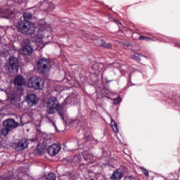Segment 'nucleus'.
I'll return each mask as SVG.
<instances>
[{
  "label": "nucleus",
  "instance_id": "nucleus-1",
  "mask_svg": "<svg viewBox=\"0 0 180 180\" xmlns=\"http://www.w3.org/2000/svg\"><path fill=\"white\" fill-rule=\"evenodd\" d=\"M17 29L18 32L22 33V34H34L36 32V26L34 24L27 20H22L17 25Z\"/></svg>",
  "mask_w": 180,
  "mask_h": 180
},
{
  "label": "nucleus",
  "instance_id": "nucleus-2",
  "mask_svg": "<svg viewBox=\"0 0 180 180\" xmlns=\"http://www.w3.org/2000/svg\"><path fill=\"white\" fill-rule=\"evenodd\" d=\"M62 108V105L58 103L57 98L52 96L50 97L46 103L47 113L49 115H53L56 113V111L60 110Z\"/></svg>",
  "mask_w": 180,
  "mask_h": 180
},
{
  "label": "nucleus",
  "instance_id": "nucleus-3",
  "mask_svg": "<svg viewBox=\"0 0 180 180\" xmlns=\"http://www.w3.org/2000/svg\"><path fill=\"white\" fill-rule=\"evenodd\" d=\"M27 86L29 88H32L36 91L43 89L44 81L39 76L32 77L28 80Z\"/></svg>",
  "mask_w": 180,
  "mask_h": 180
},
{
  "label": "nucleus",
  "instance_id": "nucleus-4",
  "mask_svg": "<svg viewBox=\"0 0 180 180\" xmlns=\"http://www.w3.org/2000/svg\"><path fill=\"white\" fill-rule=\"evenodd\" d=\"M7 67L10 72H18V70H19V62L18 61V58L11 57L8 59Z\"/></svg>",
  "mask_w": 180,
  "mask_h": 180
},
{
  "label": "nucleus",
  "instance_id": "nucleus-5",
  "mask_svg": "<svg viewBox=\"0 0 180 180\" xmlns=\"http://www.w3.org/2000/svg\"><path fill=\"white\" fill-rule=\"evenodd\" d=\"M37 68L40 70H45V71L50 70L51 65H50V60L46 58H41L38 61Z\"/></svg>",
  "mask_w": 180,
  "mask_h": 180
},
{
  "label": "nucleus",
  "instance_id": "nucleus-6",
  "mask_svg": "<svg viewBox=\"0 0 180 180\" xmlns=\"http://www.w3.org/2000/svg\"><path fill=\"white\" fill-rule=\"evenodd\" d=\"M18 124L13 119H7L3 122L4 127H6L10 130H13V129L18 127Z\"/></svg>",
  "mask_w": 180,
  "mask_h": 180
},
{
  "label": "nucleus",
  "instance_id": "nucleus-7",
  "mask_svg": "<svg viewBox=\"0 0 180 180\" xmlns=\"http://www.w3.org/2000/svg\"><path fill=\"white\" fill-rule=\"evenodd\" d=\"M61 150V146L58 144H53L48 148V153L49 155H56L60 153Z\"/></svg>",
  "mask_w": 180,
  "mask_h": 180
},
{
  "label": "nucleus",
  "instance_id": "nucleus-8",
  "mask_svg": "<svg viewBox=\"0 0 180 180\" xmlns=\"http://www.w3.org/2000/svg\"><path fill=\"white\" fill-rule=\"evenodd\" d=\"M26 101L29 106H33L39 102V98H37L35 94H29L27 96Z\"/></svg>",
  "mask_w": 180,
  "mask_h": 180
},
{
  "label": "nucleus",
  "instance_id": "nucleus-9",
  "mask_svg": "<svg viewBox=\"0 0 180 180\" xmlns=\"http://www.w3.org/2000/svg\"><path fill=\"white\" fill-rule=\"evenodd\" d=\"M33 52V49L29 45L22 46V49L20 51V54L22 56H29Z\"/></svg>",
  "mask_w": 180,
  "mask_h": 180
},
{
  "label": "nucleus",
  "instance_id": "nucleus-10",
  "mask_svg": "<svg viewBox=\"0 0 180 180\" xmlns=\"http://www.w3.org/2000/svg\"><path fill=\"white\" fill-rule=\"evenodd\" d=\"M94 43L96 46L100 47H105V49H112V44L105 43V41L102 39H96Z\"/></svg>",
  "mask_w": 180,
  "mask_h": 180
},
{
  "label": "nucleus",
  "instance_id": "nucleus-11",
  "mask_svg": "<svg viewBox=\"0 0 180 180\" xmlns=\"http://www.w3.org/2000/svg\"><path fill=\"white\" fill-rule=\"evenodd\" d=\"M14 84L15 86H23L26 85V81L22 76H18L14 80Z\"/></svg>",
  "mask_w": 180,
  "mask_h": 180
},
{
  "label": "nucleus",
  "instance_id": "nucleus-12",
  "mask_svg": "<svg viewBox=\"0 0 180 180\" xmlns=\"http://www.w3.org/2000/svg\"><path fill=\"white\" fill-rule=\"evenodd\" d=\"M123 178V173L119 169L115 170L112 175L110 176V179L112 180H121Z\"/></svg>",
  "mask_w": 180,
  "mask_h": 180
},
{
  "label": "nucleus",
  "instance_id": "nucleus-13",
  "mask_svg": "<svg viewBox=\"0 0 180 180\" xmlns=\"http://www.w3.org/2000/svg\"><path fill=\"white\" fill-rule=\"evenodd\" d=\"M92 69L94 70V74H98V72H102V71H103V64L94 63L92 66Z\"/></svg>",
  "mask_w": 180,
  "mask_h": 180
},
{
  "label": "nucleus",
  "instance_id": "nucleus-14",
  "mask_svg": "<svg viewBox=\"0 0 180 180\" xmlns=\"http://www.w3.org/2000/svg\"><path fill=\"white\" fill-rule=\"evenodd\" d=\"M26 147H27V141H21L18 143L16 146V150H18V151H22V150H25Z\"/></svg>",
  "mask_w": 180,
  "mask_h": 180
},
{
  "label": "nucleus",
  "instance_id": "nucleus-15",
  "mask_svg": "<svg viewBox=\"0 0 180 180\" xmlns=\"http://www.w3.org/2000/svg\"><path fill=\"white\" fill-rule=\"evenodd\" d=\"M84 158L85 161H89V162H94V155L89 153L88 152L84 153Z\"/></svg>",
  "mask_w": 180,
  "mask_h": 180
},
{
  "label": "nucleus",
  "instance_id": "nucleus-16",
  "mask_svg": "<svg viewBox=\"0 0 180 180\" xmlns=\"http://www.w3.org/2000/svg\"><path fill=\"white\" fill-rule=\"evenodd\" d=\"M110 126L115 133H119V128H117V123L113 120V118H111Z\"/></svg>",
  "mask_w": 180,
  "mask_h": 180
},
{
  "label": "nucleus",
  "instance_id": "nucleus-17",
  "mask_svg": "<svg viewBox=\"0 0 180 180\" xmlns=\"http://www.w3.org/2000/svg\"><path fill=\"white\" fill-rule=\"evenodd\" d=\"M132 60H135V61H140L141 60V55L139 53H134L131 56Z\"/></svg>",
  "mask_w": 180,
  "mask_h": 180
},
{
  "label": "nucleus",
  "instance_id": "nucleus-18",
  "mask_svg": "<svg viewBox=\"0 0 180 180\" xmlns=\"http://www.w3.org/2000/svg\"><path fill=\"white\" fill-rule=\"evenodd\" d=\"M23 18H24V20H27V21L30 20V19H32V13L29 12L24 13Z\"/></svg>",
  "mask_w": 180,
  "mask_h": 180
},
{
  "label": "nucleus",
  "instance_id": "nucleus-19",
  "mask_svg": "<svg viewBox=\"0 0 180 180\" xmlns=\"http://www.w3.org/2000/svg\"><path fill=\"white\" fill-rule=\"evenodd\" d=\"M44 180H56V174L54 173H49Z\"/></svg>",
  "mask_w": 180,
  "mask_h": 180
},
{
  "label": "nucleus",
  "instance_id": "nucleus-20",
  "mask_svg": "<svg viewBox=\"0 0 180 180\" xmlns=\"http://www.w3.org/2000/svg\"><path fill=\"white\" fill-rule=\"evenodd\" d=\"M9 131H11V129L7 127H4L2 130H1V134L3 136H8V134L9 133Z\"/></svg>",
  "mask_w": 180,
  "mask_h": 180
},
{
  "label": "nucleus",
  "instance_id": "nucleus-21",
  "mask_svg": "<svg viewBox=\"0 0 180 180\" xmlns=\"http://www.w3.org/2000/svg\"><path fill=\"white\" fill-rule=\"evenodd\" d=\"M141 172L146 175V176H150V174H148V170L145 169L144 167L141 168Z\"/></svg>",
  "mask_w": 180,
  "mask_h": 180
},
{
  "label": "nucleus",
  "instance_id": "nucleus-22",
  "mask_svg": "<svg viewBox=\"0 0 180 180\" xmlns=\"http://www.w3.org/2000/svg\"><path fill=\"white\" fill-rule=\"evenodd\" d=\"M119 67V63H113L108 65V68H117Z\"/></svg>",
  "mask_w": 180,
  "mask_h": 180
},
{
  "label": "nucleus",
  "instance_id": "nucleus-23",
  "mask_svg": "<svg viewBox=\"0 0 180 180\" xmlns=\"http://www.w3.org/2000/svg\"><path fill=\"white\" fill-rule=\"evenodd\" d=\"M37 151L38 154L41 155V154H44L45 150L43 148H40L38 146L37 148Z\"/></svg>",
  "mask_w": 180,
  "mask_h": 180
},
{
  "label": "nucleus",
  "instance_id": "nucleus-24",
  "mask_svg": "<svg viewBox=\"0 0 180 180\" xmlns=\"http://www.w3.org/2000/svg\"><path fill=\"white\" fill-rule=\"evenodd\" d=\"M55 8H56V6L52 3H50L49 6V9H50V11H53Z\"/></svg>",
  "mask_w": 180,
  "mask_h": 180
},
{
  "label": "nucleus",
  "instance_id": "nucleus-25",
  "mask_svg": "<svg viewBox=\"0 0 180 180\" xmlns=\"http://www.w3.org/2000/svg\"><path fill=\"white\" fill-rule=\"evenodd\" d=\"M124 180H135L133 176H127L124 177Z\"/></svg>",
  "mask_w": 180,
  "mask_h": 180
},
{
  "label": "nucleus",
  "instance_id": "nucleus-26",
  "mask_svg": "<svg viewBox=\"0 0 180 180\" xmlns=\"http://www.w3.org/2000/svg\"><path fill=\"white\" fill-rule=\"evenodd\" d=\"M121 101H122V98H120V97H118V98L114 99V103L117 104V103H119V102H120Z\"/></svg>",
  "mask_w": 180,
  "mask_h": 180
},
{
  "label": "nucleus",
  "instance_id": "nucleus-27",
  "mask_svg": "<svg viewBox=\"0 0 180 180\" xmlns=\"http://www.w3.org/2000/svg\"><path fill=\"white\" fill-rule=\"evenodd\" d=\"M139 39L140 40H150V38L147 37H140Z\"/></svg>",
  "mask_w": 180,
  "mask_h": 180
},
{
  "label": "nucleus",
  "instance_id": "nucleus-28",
  "mask_svg": "<svg viewBox=\"0 0 180 180\" xmlns=\"http://www.w3.org/2000/svg\"><path fill=\"white\" fill-rule=\"evenodd\" d=\"M58 113H59L60 117H62L63 120H64V113H63V112H61V111H59Z\"/></svg>",
  "mask_w": 180,
  "mask_h": 180
},
{
  "label": "nucleus",
  "instance_id": "nucleus-29",
  "mask_svg": "<svg viewBox=\"0 0 180 180\" xmlns=\"http://www.w3.org/2000/svg\"><path fill=\"white\" fill-rule=\"evenodd\" d=\"M52 124L55 127L56 130H57V127L56 126V123L52 122Z\"/></svg>",
  "mask_w": 180,
  "mask_h": 180
},
{
  "label": "nucleus",
  "instance_id": "nucleus-30",
  "mask_svg": "<svg viewBox=\"0 0 180 180\" xmlns=\"http://www.w3.org/2000/svg\"><path fill=\"white\" fill-rule=\"evenodd\" d=\"M129 46H130L129 44H125L124 45V49H126L127 47H129Z\"/></svg>",
  "mask_w": 180,
  "mask_h": 180
},
{
  "label": "nucleus",
  "instance_id": "nucleus-31",
  "mask_svg": "<svg viewBox=\"0 0 180 180\" xmlns=\"http://www.w3.org/2000/svg\"><path fill=\"white\" fill-rule=\"evenodd\" d=\"M175 46H176V47H179V49H180V45H179V44H176Z\"/></svg>",
  "mask_w": 180,
  "mask_h": 180
},
{
  "label": "nucleus",
  "instance_id": "nucleus-32",
  "mask_svg": "<svg viewBox=\"0 0 180 180\" xmlns=\"http://www.w3.org/2000/svg\"><path fill=\"white\" fill-rule=\"evenodd\" d=\"M78 158H79V156H75V160H78Z\"/></svg>",
  "mask_w": 180,
  "mask_h": 180
},
{
  "label": "nucleus",
  "instance_id": "nucleus-33",
  "mask_svg": "<svg viewBox=\"0 0 180 180\" xmlns=\"http://www.w3.org/2000/svg\"><path fill=\"white\" fill-rule=\"evenodd\" d=\"M77 162H81V160L77 161Z\"/></svg>",
  "mask_w": 180,
  "mask_h": 180
},
{
  "label": "nucleus",
  "instance_id": "nucleus-34",
  "mask_svg": "<svg viewBox=\"0 0 180 180\" xmlns=\"http://www.w3.org/2000/svg\"><path fill=\"white\" fill-rule=\"evenodd\" d=\"M46 118H47V119H49V117H48V116H46Z\"/></svg>",
  "mask_w": 180,
  "mask_h": 180
},
{
  "label": "nucleus",
  "instance_id": "nucleus-35",
  "mask_svg": "<svg viewBox=\"0 0 180 180\" xmlns=\"http://www.w3.org/2000/svg\"><path fill=\"white\" fill-rule=\"evenodd\" d=\"M43 29H44V27H43Z\"/></svg>",
  "mask_w": 180,
  "mask_h": 180
}]
</instances>
